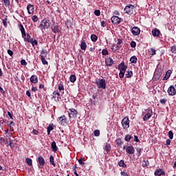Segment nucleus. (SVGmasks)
<instances>
[{
    "label": "nucleus",
    "mask_w": 176,
    "mask_h": 176,
    "mask_svg": "<svg viewBox=\"0 0 176 176\" xmlns=\"http://www.w3.org/2000/svg\"><path fill=\"white\" fill-rule=\"evenodd\" d=\"M30 43H31V45L34 47V46L38 45V41H36V39L34 40L33 38H32L31 42Z\"/></svg>",
    "instance_id": "nucleus-39"
},
{
    "label": "nucleus",
    "mask_w": 176,
    "mask_h": 176,
    "mask_svg": "<svg viewBox=\"0 0 176 176\" xmlns=\"http://www.w3.org/2000/svg\"><path fill=\"white\" fill-rule=\"evenodd\" d=\"M69 118H76V115H78V111L75 109H69L68 111Z\"/></svg>",
    "instance_id": "nucleus-9"
},
{
    "label": "nucleus",
    "mask_w": 176,
    "mask_h": 176,
    "mask_svg": "<svg viewBox=\"0 0 176 176\" xmlns=\"http://www.w3.org/2000/svg\"><path fill=\"white\" fill-rule=\"evenodd\" d=\"M116 142H117L118 145H122V140L118 139L116 140Z\"/></svg>",
    "instance_id": "nucleus-62"
},
{
    "label": "nucleus",
    "mask_w": 176,
    "mask_h": 176,
    "mask_svg": "<svg viewBox=\"0 0 176 176\" xmlns=\"http://www.w3.org/2000/svg\"><path fill=\"white\" fill-rule=\"evenodd\" d=\"M8 127L11 128L12 126H14V122L11 121L10 124H8Z\"/></svg>",
    "instance_id": "nucleus-61"
},
{
    "label": "nucleus",
    "mask_w": 176,
    "mask_h": 176,
    "mask_svg": "<svg viewBox=\"0 0 176 176\" xmlns=\"http://www.w3.org/2000/svg\"><path fill=\"white\" fill-rule=\"evenodd\" d=\"M19 30L21 32V35H25V29H24V26L22 24L19 25Z\"/></svg>",
    "instance_id": "nucleus-31"
},
{
    "label": "nucleus",
    "mask_w": 176,
    "mask_h": 176,
    "mask_svg": "<svg viewBox=\"0 0 176 176\" xmlns=\"http://www.w3.org/2000/svg\"><path fill=\"white\" fill-rule=\"evenodd\" d=\"M152 35L153 36H159V35H160V30H159V29H153L152 30Z\"/></svg>",
    "instance_id": "nucleus-22"
},
{
    "label": "nucleus",
    "mask_w": 176,
    "mask_h": 176,
    "mask_svg": "<svg viewBox=\"0 0 176 176\" xmlns=\"http://www.w3.org/2000/svg\"><path fill=\"white\" fill-rule=\"evenodd\" d=\"M134 141L135 142H140V140L138 139V136L134 135Z\"/></svg>",
    "instance_id": "nucleus-60"
},
{
    "label": "nucleus",
    "mask_w": 176,
    "mask_h": 176,
    "mask_svg": "<svg viewBox=\"0 0 176 176\" xmlns=\"http://www.w3.org/2000/svg\"><path fill=\"white\" fill-rule=\"evenodd\" d=\"M104 151L107 152V153H108L111 149V146L110 144L107 143L104 148Z\"/></svg>",
    "instance_id": "nucleus-29"
},
{
    "label": "nucleus",
    "mask_w": 176,
    "mask_h": 176,
    "mask_svg": "<svg viewBox=\"0 0 176 176\" xmlns=\"http://www.w3.org/2000/svg\"><path fill=\"white\" fill-rule=\"evenodd\" d=\"M135 46H137V43H135V41H131V47H135Z\"/></svg>",
    "instance_id": "nucleus-55"
},
{
    "label": "nucleus",
    "mask_w": 176,
    "mask_h": 176,
    "mask_svg": "<svg viewBox=\"0 0 176 176\" xmlns=\"http://www.w3.org/2000/svg\"><path fill=\"white\" fill-rule=\"evenodd\" d=\"M121 175L122 176H129V174H127V173L122 171L121 172Z\"/></svg>",
    "instance_id": "nucleus-63"
},
{
    "label": "nucleus",
    "mask_w": 176,
    "mask_h": 176,
    "mask_svg": "<svg viewBox=\"0 0 176 176\" xmlns=\"http://www.w3.org/2000/svg\"><path fill=\"white\" fill-rule=\"evenodd\" d=\"M21 65H24L25 67V65H27V61H25V60H24V59H22L21 60Z\"/></svg>",
    "instance_id": "nucleus-53"
},
{
    "label": "nucleus",
    "mask_w": 176,
    "mask_h": 176,
    "mask_svg": "<svg viewBox=\"0 0 176 176\" xmlns=\"http://www.w3.org/2000/svg\"><path fill=\"white\" fill-rule=\"evenodd\" d=\"M80 49L81 50H86V49H87V44H86L85 40L81 41Z\"/></svg>",
    "instance_id": "nucleus-23"
},
{
    "label": "nucleus",
    "mask_w": 176,
    "mask_h": 176,
    "mask_svg": "<svg viewBox=\"0 0 176 176\" xmlns=\"http://www.w3.org/2000/svg\"><path fill=\"white\" fill-rule=\"evenodd\" d=\"M122 43H123V41L120 38H118L117 39V45H118L120 46V45H122Z\"/></svg>",
    "instance_id": "nucleus-54"
},
{
    "label": "nucleus",
    "mask_w": 176,
    "mask_h": 176,
    "mask_svg": "<svg viewBox=\"0 0 176 176\" xmlns=\"http://www.w3.org/2000/svg\"><path fill=\"white\" fill-rule=\"evenodd\" d=\"M148 53L151 56H155V54H156V50L151 48L148 50Z\"/></svg>",
    "instance_id": "nucleus-37"
},
{
    "label": "nucleus",
    "mask_w": 176,
    "mask_h": 176,
    "mask_svg": "<svg viewBox=\"0 0 176 176\" xmlns=\"http://www.w3.org/2000/svg\"><path fill=\"white\" fill-rule=\"evenodd\" d=\"M130 140H131V135H126L125 136V141H126V142H129V141H130Z\"/></svg>",
    "instance_id": "nucleus-50"
},
{
    "label": "nucleus",
    "mask_w": 176,
    "mask_h": 176,
    "mask_svg": "<svg viewBox=\"0 0 176 176\" xmlns=\"http://www.w3.org/2000/svg\"><path fill=\"white\" fill-rule=\"evenodd\" d=\"M32 20L33 23H36L38 21V20H39V18H38V16L34 15L32 18Z\"/></svg>",
    "instance_id": "nucleus-45"
},
{
    "label": "nucleus",
    "mask_w": 176,
    "mask_h": 176,
    "mask_svg": "<svg viewBox=\"0 0 176 176\" xmlns=\"http://www.w3.org/2000/svg\"><path fill=\"white\" fill-rule=\"evenodd\" d=\"M98 39V37L97 36V35L96 34L91 35V41H92V42H97Z\"/></svg>",
    "instance_id": "nucleus-34"
},
{
    "label": "nucleus",
    "mask_w": 176,
    "mask_h": 176,
    "mask_svg": "<svg viewBox=\"0 0 176 176\" xmlns=\"http://www.w3.org/2000/svg\"><path fill=\"white\" fill-rule=\"evenodd\" d=\"M126 78H131L133 76V71L131 70H128L125 74Z\"/></svg>",
    "instance_id": "nucleus-32"
},
{
    "label": "nucleus",
    "mask_w": 176,
    "mask_h": 176,
    "mask_svg": "<svg viewBox=\"0 0 176 176\" xmlns=\"http://www.w3.org/2000/svg\"><path fill=\"white\" fill-rule=\"evenodd\" d=\"M54 129V125L53 124H50L47 127V135L50 134V131H53Z\"/></svg>",
    "instance_id": "nucleus-28"
},
{
    "label": "nucleus",
    "mask_w": 176,
    "mask_h": 176,
    "mask_svg": "<svg viewBox=\"0 0 176 176\" xmlns=\"http://www.w3.org/2000/svg\"><path fill=\"white\" fill-rule=\"evenodd\" d=\"M2 21H3V24L4 27H8V18L7 17L4 18L2 20Z\"/></svg>",
    "instance_id": "nucleus-46"
},
{
    "label": "nucleus",
    "mask_w": 176,
    "mask_h": 176,
    "mask_svg": "<svg viewBox=\"0 0 176 176\" xmlns=\"http://www.w3.org/2000/svg\"><path fill=\"white\" fill-rule=\"evenodd\" d=\"M171 74H173V71H171V69H168L166 72V75L163 78V80H168V79H170V77L171 76Z\"/></svg>",
    "instance_id": "nucleus-18"
},
{
    "label": "nucleus",
    "mask_w": 176,
    "mask_h": 176,
    "mask_svg": "<svg viewBox=\"0 0 176 176\" xmlns=\"http://www.w3.org/2000/svg\"><path fill=\"white\" fill-rule=\"evenodd\" d=\"M94 133L95 137H100V130H95Z\"/></svg>",
    "instance_id": "nucleus-51"
},
{
    "label": "nucleus",
    "mask_w": 176,
    "mask_h": 176,
    "mask_svg": "<svg viewBox=\"0 0 176 176\" xmlns=\"http://www.w3.org/2000/svg\"><path fill=\"white\" fill-rule=\"evenodd\" d=\"M122 125L123 126V129H124L125 130L130 127V120L128 117H125L122 119Z\"/></svg>",
    "instance_id": "nucleus-6"
},
{
    "label": "nucleus",
    "mask_w": 176,
    "mask_h": 176,
    "mask_svg": "<svg viewBox=\"0 0 176 176\" xmlns=\"http://www.w3.org/2000/svg\"><path fill=\"white\" fill-rule=\"evenodd\" d=\"M100 24H101V27H103V28L107 27V21H101Z\"/></svg>",
    "instance_id": "nucleus-52"
},
{
    "label": "nucleus",
    "mask_w": 176,
    "mask_h": 176,
    "mask_svg": "<svg viewBox=\"0 0 176 176\" xmlns=\"http://www.w3.org/2000/svg\"><path fill=\"white\" fill-rule=\"evenodd\" d=\"M168 135L170 140H173V138H174V133H173L172 131H168Z\"/></svg>",
    "instance_id": "nucleus-43"
},
{
    "label": "nucleus",
    "mask_w": 176,
    "mask_h": 176,
    "mask_svg": "<svg viewBox=\"0 0 176 176\" xmlns=\"http://www.w3.org/2000/svg\"><path fill=\"white\" fill-rule=\"evenodd\" d=\"M58 89L60 93L64 94V84L63 82L58 84Z\"/></svg>",
    "instance_id": "nucleus-21"
},
{
    "label": "nucleus",
    "mask_w": 176,
    "mask_h": 176,
    "mask_svg": "<svg viewBox=\"0 0 176 176\" xmlns=\"http://www.w3.org/2000/svg\"><path fill=\"white\" fill-rule=\"evenodd\" d=\"M126 153H129V155H134L135 150L133 146H128L126 148Z\"/></svg>",
    "instance_id": "nucleus-15"
},
{
    "label": "nucleus",
    "mask_w": 176,
    "mask_h": 176,
    "mask_svg": "<svg viewBox=\"0 0 176 176\" xmlns=\"http://www.w3.org/2000/svg\"><path fill=\"white\" fill-rule=\"evenodd\" d=\"M8 54H9V56H10L12 57V56H13V51H12V50H8L7 51Z\"/></svg>",
    "instance_id": "nucleus-58"
},
{
    "label": "nucleus",
    "mask_w": 176,
    "mask_h": 176,
    "mask_svg": "<svg viewBox=\"0 0 176 176\" xmlns=\"http://www.w3.org/2000/svg\"><path fill=\"white\" fill-rule=\"evenodd\" d=\"M136 151H137V153H138V156H141V151H142V149L140 148H138L136 149Z\"/></svg>",
    "instance_id": "nucleus-57"
},
{
    "label": "nucleus",
    "mask_w": 176,
    "mask_h": 176,
    "mask_svg": "<svg viewBox=\"0 0 176 176\" xmlns=\"http://www.w3.org/2000/svg\"><path fill=\"white\" fill-rule=\"evenodd\" d=\"M168 94L169 96H175L176 94V89L174 87V85H170L168 89Z\"/></svg>",
    "instance_id": "nucleus-12"
},
{
    "label": "nucleus",
    "mask_w": 176,
    "mask_h": 176,
    "mask_svg": "<svg viewBox=\"0 0 176 176\" xmlns=\"http://www.w3.org/2000/svg\"><path fill=\"white\" fill-rule=\"evenodd\" d=\"M50 163L52 164V166L56 167V163H54V157H53V155L50 157Z\"/></svg>",
    "instance_id": "nucleus-30"
},
{
    "label": "nucleus",
    "mask_w": 176,
    "mask_h": 176,
    "mask_svg": "<svg viewBox=\"0 0 176 176\" xmlns=\"http://www.w3.org/2000/svg\"><path fill=\"white\" fill-rule=\"evenodd\" d=\"M170 52L174 54H176V45H173L170 47Z\"/></svg>",
    "instance_id": "nucleus-44"
},
{
    "label": "nucleus",
    "mask_w": 176,
    "mask_h": 176,
    "mask_svg": "<svg viewBox=\"0 0 176 176\" xmlns=\"http://www.w3.org/2000/svg\"><path fill=\"white\" fill-rule=\"evenodd\" d=\"M25 162L28 166H32V160L31 158H26Z\"/></svg>",
    "instance_id": "nucleus-40"
},
{
    "label": "nucleus",
    "mask_w": 176,
    "mask_h": 176,
    "mask_svg": "<svg viewBox=\"0 0 176 176\" xmlns=\"http://www.w3.org/2000/svg\"><path fill=\"white\" fill-rule=\"evenodd\" d=\"M118 166H120V167H123L124 168H126V167H127V165H126V164H124V161H123V160H120L118 162Z\"/></svg>",
    "instance_id": "nucleus-35"
},
{
    "label": "nucleus",
    "mask_w": 176,
    "mask_h": 176,
    "mask_svg": "<svg viewBox=\"0 0 176 176\" xmlns=\"http://www.w3.org/2000/svg\"><path fill=\"white\" fill-rule=\"evenodd\" d=\"M69 80L72 83H75V82H76V76L71 75Z\"/></svg>",
    "instance_id": "nucleus-36"
},
{
    "label": "nucleus",
    "mask_w": 176,
    "mask_h": 176,
    "mask_svg": "<svg viewBox=\"0 0 176 176\" xmlns=\"http://www.w3.org/2000/svg\"><path fill=\"white\" fill-rule=\"evenodd\" d=\"M52 31L54 34H58L60 32V29L58 28V25H54L52 27Z\"/></svg>",
    "instance_id": "nucleus-25"
},
{
    "label": "nucleus",
    "mask_w": 176,
    "mask_h": 176,
    "mask_svg": "<svg viewBox=\"0 0 176 176\" xmlns=\"http://www.w3.org/2000/svg\"><path fill=\"white\" fill-rule=\"evenodd\" d=\"M38 164H39L38 168H43V167L45 164V159L43 158V157L39 156L38 158Z\"/></svg>",
    "instance_id": "nucleus-13"
},
{
    "label": "nucleus",
    "mask_w": 176,
    "mask_h": 176,
    "mask_svg": "<svg viewBox=\"0 0 176 176\" xmlns=\"http://www.w3.org/2000/svg\"><path fill=\"white\" fill-rule=\"evenodd\" d=\"M137 60H138L137 56H133L131 57V58H130V61L133 64H135V63H137Z\"/></svg>",
    "instance_id": "nucleus-38"
},
{
    "label": "nucleus",
    "mask_w": 176,
    "mask_h": 176,
    "mask_svg": "<svg viewBox=\"0 0 176 176\" xmlns=\"http://www.w3.org/2000/svg\"><path fill=\"white\" fill-rule=\"evenodd\" d=\"M142 115H144L143 120L144 122H146L152 118V115H153V112L152 111V109L148 108L147 109H144V111L142 113Z\"/></svg>",
    "instance_id": "nucleus-2"
},
{
    "label": "nucleus",
    "mask_w": 176,
    "mask_h": 176,
    "mask_svg": "<svg viewBox=\"0 0 176 176\" xmlns=\"http://www.w3.org/2000/svg\"><path fill=\"white\" fill-rule=\"evenodd\" d=\"M113 49H115L116 51H118L119 49H120V47H122V46H119L118 44H113Z\"/></svg>",
    "instance_id": "nucleus-47"
},
{
    "label": "nucleus",
    "mask_w": 176,
    "mask_h": 176,
    "mask_svg": "<svg viewBox=\"0 0 176 176\" xmlns=\"http://www.w3.org/2000/svg\"><path fill=\"white\" fill-rule=\"evenodd\" d=\"M53 96V98H54V100L56 101V102H58V101L61 100V97L60 96V93H58V91H54Z\"/></svg>",
    "instance_id": "nucleus-16"
},
{
    "label": "nucleus",
    "mask_w": 176,
    "mask_h": 176,
    "mask_svg": "<svg viewBox=\"0 0 176 176\" xmlns=\"http://www.w3.org/2000/svg\"><path fill=\"white\" fill-rule=\"evenodd\" d=\"M111 21L113 24H116V25H118V24L122 22V19L118 16H113L111 18Z\"/></svg>",
    "instance_id": "nucleus-8"
},
{
    "label": "nucleus",
    "mask_w": 176,
    "mask_h": 176,
    "mask_svg": "<svg viewBox=\"0 0 176 176\" xmlns=\"http://www.w3.org/2000/svg\"><path fill=\"white\" fill-rule=\"evenodd\" d=\"M6 8H9L10 6V0H2Z\"/></svg>",
    "instance_id": "nucleus-33"
},
{
    "label": "nucleus",
    "mask_w": 176,
    "mask_h": 176,
    "mask_svg": "<svg viewBox=\"0 0 176 176\" xmlns=\"http://www.w3.org/2000/svg\"><path fill=\"white\" fill-rule=\"evenodd\" d=\"M155 175H166V172H164V170H163L162 169H157L155 172Z\"/></svg>",
    "instance_id": "nucleus-19"
},
{
    "label": "nucleus",
    "mask_w": 176,
    "mask_h": 176,
    "mask_svg": "<svg viewBox=\"0 0 176 176\" xmlns=\"http://www.w3.org/2000/svg\"><path fill=\"white\" fill-rule=\"evenodd\" d=\"M160 102L161 104H166V102H167V99H165V98L161 99V100H160Z\"/></svg>",
    "instance_id": "nucleus-56"
},
{
    "label": "nucleus",
    "mask_w": 176,
    "mask_h": 176,
    "mask_svg": "<svg viewBox=\"0 0 176 176\" xmlns=\"http://www.w3.org/2000/svg\"><path fill=\"white\" fill-rule=\"evenodd\" d=\"M22 38H23L24 42H28V43H30L31 41H32V38L29 33H25V34H23Z\"/></svg>",
    "instance_id": "nucleus-10"
},
{
    "label": "nucleus",
    "mask_w": 176,
    "mask_h": 176,
    "mask_svg": "<svg viewBox=\"0 0 176 176\" xmlns=\"http://www.w3.org/2000/svg\"><path fill=\"white\" fill-rule=\"evenodd\" d=\"M141 32V30L138 27H133L131 29V33L134 35V36H137V35H140Z\"/></svg>",
    "instance_id": "nucleus-14"
},
{
    "label": "nucleus",
    "mask_w": 176,
    "mask_h": 176,
    "mask_svg": "<svg viewBox=\"0 0 176 176\" xmlns=\"http://www.w3.org/2000/svg\"><path fill=\"white\" fill-rule=\"evenodd\" d=\"M162 77V74L160 73H155L154 76L153 77V80H159V79H160V78Z\"/></svg>",
    "instance_id": "nucleus-26"
},
{
    "label": "nucleus",
    "mask_w": 176,
    "mask_h": 176,
    "mask_svg": "<svg viewBox=\"0 0 176 176\" xmlns=\"http://www.w3.org/2000/svg\"><path fill=\"white\" fill-rule=\"evenodd\" d=\"M102 56H108L109 54L108 50H106V49L102 50Z\"/></svg>",
    "instance_id": "nucleus-48"
},
{
    "label": "nucleus",
    "mask_w": 176,
    "mask_h": 176,
    "mask_svg": "<svg viewBox=\"0 0 176 176\" xmlns=\"http://www.w3.org/2000/svg\"><path fill=\"white\" fill-rule=\"evenodd\" d=\"M118 69L120 71L119 73V77L122 79V78H124V74H126V70L127 69V65L124 63V62H122L118 65Z\"/></svg>",
    "instance_id": "nucleus-1"
},
{
    "label": "nucleus",
    "mask_w": 176,
    "mask_h": 176,
    "mask_svg": "<svg viewBox=\"0 0 176 176\" xmlns=\"http://www.w3.org/2000/svg\"><path fill=\"white\" fill-rule=\"evenodd\" d=\"M166 145H170L171 144V140L170 139H167L166 141Z\"/></svg>",
    "instance_id": "nucleus-64"
},
{
    "label": "nucleus",
    "mask_w": 176,
    "mask_h": 176,
    "mask_svg": "<svg viewBox=\"0 0 176 176\" xmlns=\"http://www.w3.org/2000/svg\"><path fill=\"white\" fill-rule=\"evenodd\" d=\"M50 27V20L48 19H44L40 23V28L41 30H47Z\"/></svg>",
    "instance_id": "nucleus-3"
},
{
    "label": "nucleus",
    "mask_w": 176,
    "mask_h": 176,
    "mask_svg": "<svg viewBox=\"0 0 176 176\" xmlns=\"http://www.w3.org/2000/svg\"><path fill=\"white\" fill-rule=\"evenodd\" d=\"M27 10L28 14H34V12L35 11V6L32 4H28L27 6Z\"/></svg>",
    "instance_id": "nucleus-11"
},
{
    "label": "nucleus",
    "mask_w": 176,
    "mask_h": 176,
    "mask_svg": "<svg viewBox=\"0 0 176 176\" xmlns=\"http://www.w3.org/2000/svg\"><path fill=\"white\" fill-rule=\"evenodd\" d=\"M96 85L98 89H103L105 90L107 89V81H105V79H99L96 81Z\"/></svg>",
    "instance_id": "nucleus-4"
},
{
    "label": "nucleus",
    "mask_w": 176,
    "mask_h": 176,
    "mask_svg": "<svg viewBox=\"0 0 176 176\" xmlns=\"http://www.w3.org/2000/svg\"><path fill=\"white\" fill-rule=\"evenodd\" d=\"M41 58H46L47 57V51L43 50L40 54Z\"/></svg>",
    "instance_id": "nucleus-24"
},
{
    "label": "nucleus",
    "mask_w": 176,
    "mask_h": 176,
    "mask_svg": "<svg viewBox=\"0 0 176 176\" xmlns=\"http://www.w3.org/2000/svg\"><path fill=\"white\" fill-rule=\"evenodd\" d=\"M58 122L62 126H65V124H67V122H68V119H67L65 115H63L58 118Z\"/></svg>",
    "instance_id": "nucleus-7"
},
{
    "label": "nucleus",
    "mask_w": 176,
    "mask_h": 176,
    "mask_svg": "<svg viewBox=\"0 0 176 176\" xmlns=\"http://www.w3.org/2000/svg\"><path fill=\"white\" fill-rule=\"evenodd\" d=\"M41 60L43 65H48L49 63L46 60V58H41Z\"/></svg>",
    "instance_id": "nucleus-41"
},
{
    "label": "nucleus",
    "mask_w": 176,
    "mask_h": 176,
    "mask_svg": "<svg viewBox=\"0 0 176 176\" xmlns=\"http://www.w3.org/2000/svg\"><path fill=\"white\" fill-rule=\"evenodd\" d=\"M149 166V161L144 160L142 163V167H148Z\"/></svg>",
    "instance_id": "nucleus-42"
},
{
    "label": "nucleus",
    "mask_w": 176,
    "mask_h": 176,
    "mask_svg": "<svg viewBox=\"0 0 176 176\" xmlns=\"http://www.w3.org/2000/svg\"><path fill=\"white\" fill-rule=\"evenodd\" d=\"M32 91H34V93H36V91H38V88L36 87H32Z\"/></svg>",
    "instance_id": "nucleus-59"
},
{
    "label": "nucleus",
    "mask_w": 176,
    "mask_h": 176,
    "mask_svg": "<svg viewBox=\"0 0 176 176\" xmlns=\"http://www.w3.org/2000/svg\"><path fill=\"white\" fill-rule=\"evenodd\" d=\"M51 148L54 152H57L58 148H57V144H56V142H52L51 144Z\"/></svg>",
    "instance_id": "nucleus-27"
},
{
    "label": "nucleus",
    "mask_w": 176,
    "mask_h": 176,
    "mask_svg": "<svg viewBox=\"0 0 176 176\" xmlns=\"http://www.w3.org/2000/svg\"><path fill=\"white\" fill-rule=\"evenodd\" d=\"M94 14H95V16H100V14H101V12L100 11V10H96L95 11H94Z\"/></svg>",
    "instance_id": "nucleus-49"
},
{
    "label": "nucleus",
    "mask_w": 176,
    "mask_h": 176,
    "mask_svg": "<svg viewBox=\"0 0 176 176\" xmlns=\"http://www.w3.org/2000/svg\"><path fill=\"white\" fill-rule=\"evenodd\" d=\"M30 82H31V83H34V84L38 83V76L32 75L30 77Z\"/></svg>",
    "instance_id": "nucleus-20"
},
{
    "label": "nucleus",
    "mask_w": 176,
    "mask_h": 176,
    "mask_svg": "<svg viewBox=\"0 0 176 176\" xmlns=\"http://www.w3.org/2000/svg\"><path fill=\"white\" fill-rule=\"evenodd\" d=\"M105 64L107 67H111L113 64V59L112 58H108L105 59Z\"/></svg>",
    "instance_id": "nucleus-17"
},
{
    "label": "nucleus",
    "mask_w": 176,
    "mask_h": 176,
    "mask_svg": "<svg viewBox=\"0 0 176 176\" xmlns=\"http://www.w3.org/2000/svg\"><path fill=\"white\" fill-rule=\"evenodd\" d=\"M134 9H135V7H134L133 5L129 4V6H126L124 8V13H126L127 14H133L134 13Z\"/></svg>",
    "instance_id": "nucleus-5"
}]
</instances>
